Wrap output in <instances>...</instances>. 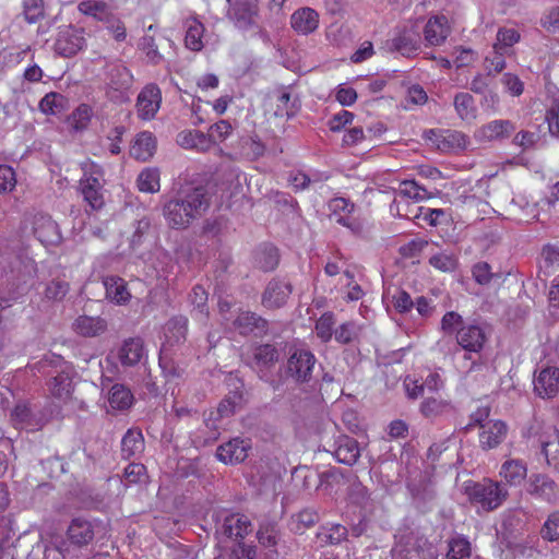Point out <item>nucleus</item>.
Segmentation results:
<instances>
[{"label": "nucleus", "instance_id": "obj_1", "mask_svg": "<svg viewBox=\"0 0 559 559\" xmlns=\"http://www.w3.org/2000/svg\"><path fill=\"white\" fill-rule=\"evenodd\" d=\"M211 197L206 187L186 183L180 186L163 206V214L171 228H187L210 207Z\"/></svg>", "mask_w": 559, "mask_h": 559}, {"label": "nucleus", "instance_id": "obj_2", "mask_svg": "<svg viewBox=\"0 0 559 559\" xmlns=\"http://www.w3.org/2000/svg\"><path fill=\"white\" fill-rule=\"evenodd\" d=\"M39 372L48 377L50 393L60 400H68L73 392L72 378L75 373L73 366L56 354L45 355L38 362Z\"/></svg>", "mask_w": 559, "mask_h": 559}, {"label": "nucleus", "instance_id": "obj_3", "mask_svg": "<svg viewBox=\"0 0 559 559\" xmlns=\"http://www.w3.org/2000/svg\"><path fill=\"white\" fill-rule=\"evenodd\" d=\"M465 493L473 503H478L486 512L493 511L508 497V490L499 483L484 479L465 486Z\"/></svg>", "mask_w": 559, "mask_h": 559}, {"label": "nucleus", "instance_id": "obj_4", "mask_svg": "<svg viewBox=\"0 0 559 559\" xmlns=\"http://www.w3.org/2000/svg\"><path fill=\"white\" fill-rule=\"evenodd\" d=\"M103 168L95 163H86L83 166V177L80 179V189L86 203L93 209L103 207Z\"/></svg>", "mask_w": 559, "mask_h": 559}, {"label": "nucleus", "instance_id": "obj_5", "mask_svg": "<svg viewBox=\"0 0 559 559\" xmlns=\"http://www.w3.org/2000/svg\"><path fill=\"white\" fill-rule=\"evenodd\" d=\"M228 9L226 16L240 31L255 27L259 15L257 0H226Z\"/></svg>", "mask_w": 559, "mask_h": 559}, {"label": "nucleus", "instance_id": "obj_6", "mask_svg": "<svg viewBox=\"0 0 559 559\" xmlns=\"http://www.w3.org/2000/svg\"><path fill=\"white\" fill-rule=\"evenodd\" d=\"M278 350L273 344L258 345L253 350L252 368L257 372L260 380L270 383L274 389L278 386V382L272 376V369L278 361Z\"/></svg>", "mask_w": 559, "mask_h": 559}, {"label": "nucleus", "instance_id": "obj_7", "mask_svg": "<svg viewBox=\"0 0 559 559\" xmlns=\"http://www.w3.org/2000/svg\"><path fill=\"white\" fill-rule=\"evenodd\" d=\"M330 218L335 223L348 228L355 236L364 233V224L360 219L353 216L355 204L345 198H334L329 204Z\"/></svg>", "mask_w": 559, "mask_h": 559}, {"label": "nucleus", "instance_id": "obj_8", "mask_svg": "<svg viewBox=\"0 0 559 559\" xmlns=\"http://www.w3.org/2000/svg\"><path fill=\"white\" fill-rule=\"evenodd\" d=\"M316 361V356L311 352L295 349L287 359L285 372L297 382H308Z\"/></svg>", "mask_w": 559, "mask_h": 559}, {"label": "nucleus", "instance_id": "obj_9", "mask_svg": "<svg viewBox=\"0 0 559 559\" xmlns=\"http://www.w3.org/2000/svg\"><path fill=\"white\" fill-rule=\"evenodd\" d=\"M292 293L293 285L289 281L274 277L267 283L262 293L261 304L269 310L280 309L287 304Z\"/></svg>", "mask_w": 559, "mask_h": 559}, {"label": "nucleus", "instance_id": "obj_10", "mask_svg": "<svg viewBox=\"0 0 559 559\" xmlns=\"http://www.w3.org/2000/svg\"><path fill=\"white\" fill-rule=\"evenodd\" d=\"M227 385L228 393L217 407V413L221 418L234 415L238 409H241L247 402L245 383L240 378L230 377L227 380Z\"/></svg>", "mask_w": 559, "mask_h": 559}, {"label": "nucleus", "instance_id": "obj_11", "mask_svg": "<svg viewBox=\"0 0 559 559\" xmlns=\"http://www.w3.org/2000/svg\"><path fill=\"white\" fill-rule=\"evenodd\" d=\"M242 336L263 337L269 332V321L252 311H240L233 322Z\"/></svg>", "mask_w": 559, "mask_h": 559}, {"label": "nucleus", "instance_id": "obj_12", "mask_svg": "<svg viewBox=\"0 0 559 559\" xmlns=\"http://www.w3.org/2000/svg\"><path fill=\"white\" fill-rule=\"evenodd\" d=\"M83 29L67 27L59 32L55 43V51L66 58L76 55L85 45Z\"/></svg>", "mask_w": 559, "mask_h": 559}, {"label": "nucleus", "instance_id": "obj_13", "mask_svg": "<svg viewBox=\"0 0 559 559\" xmlns=\"http://www.w3.org/2000/svg\"><path fill=\"white\" fill-rule=\"evenodd\" d=\"M250 449L251 444L249 440L234 438L216 449V457L224 464H239L248 457V451Z\"/></svg>", "mask_w": 559, "mask_h": 559}, {"label": "nucleus", "instance_id": "obj_14", "mask_svg": "<svg viewBox=\"0 0 559 559\" xmlns=\"http://www.w3.org/2000/svg\"><path fill=\"white\" fill-rule=\"evenodd\" d=\"M33 229L35 237L43 245L56 246L62 240L58 224L48 215H36Z\"/></svg>", "mask_w": 559, "mask_h": 559}, {"label": "nucleus", "instance_id": "obj_15", "mask_svg": "<svg viewBox=\"0 0 559 559\" xmlns=\"http://www.w3.org/2000/svg\"><path fill=\"white\" fill-rule=\"evenodd\" d=\"M534 391L543 399H551L559 392V368H543L534 378Z\"/></svg>", "mask_w": 559, "mask_h": 559}, {"label": "nucleus", "instance_id": "obj_16", "mask_svg": "<svg viewBox=\"0 0 559 559\" xmlns=\"http://www.w3.org/2000/svg\"><path fill=\"white\" fill-rule=\"evenodd\" d=\"M457 344L467 352H479L486 342L484 329L478 324H464L456 332Z\"/></svg>", "mask_w": 559, "mask_h": 559}, {"label": "nucleus", "instance_id": "obj_17", "mask_svg": "<svg viewBox=\"0 0 559 559\" xmlns=\"http://www.w3.org/2000/svg\"><path fill=\"white\" fill-rule=\"evenodd\" d=\"M162 102L160 90L156 84L146 85L138 96L136 107L141 118L151 119L157 112Z\"/></svg>", "mask_w": 559, "mask_h": 559}, {"label": "nucleus", "instance_id": "obj_18", "mask_svg": "<svg viewBox=\"0 0 559 559\" xmlns=\"http://www.w3.org/2000/svg\"><path fill=\"white\" fill-rule=\"evenodd\" d=\"M67 536L72 545L84 547L94 539L95 525L84 518H74L67 530Z\"/></svg>", "mask_w": 559, "mask_h": 559}, {"label": "nucleus", "instance_id": "obj_19", "mask_svg": "<svg viewBox=\"0 0 559 559\" xmlns=\"http://www.w3.org/2000/svg\"><path fill=\"white\" fill-rule=\"evenodd\" d=\"M528 492L549 503L558 500V487L552 478L546 474H533L530 477Z\"/></svg>", "mask_w": 559, "mask_h": 559}, {"label": "nucleus", "instance_id": "obj_20", "mask_svg": "<svg viewBox=\"0 0 559 559\" xmlns=\"http://www.w3.org/2000/svg\"><path fill=\"white\" fill-rule=\"evenodd\" d=\"M386 47L390 51H397L404 57H412L420 48V37L414 31L404 29L386 41Z\"/></svg>", "mask_w": 559, "mask_h": 559}, {"label": "nucleus", "instance_id": "obj_21", "mask_svg": "<svg viewBox=\"0 0 559 559\" xmlns=\"http://www.w3.org/2000/svg\"><path fill=\"white\" fill-rule=\"evenodd\" d=\"M508 433V426L501 420L486 423L479 433V443L481 449L491 450L501 444Z\"/></svg>", "mask_w": 559, "mask_h": 559}, {"label": "nucleus", "instance_id": "obj_22", "mask_svg": "<svg viewBox=\"0 0 559 559\" xmlns=\"http://www.w3.org/2000/svg\"><path fill=\"white\" fill-rule=\"evenodd\" d=\"M333 455L342 464L354 465L360 456L357 440L345 435L340 436L335 440Z\"/></svg>", "mask_w": 559, "mask_h": 559}, {"label": "nucleus", "instance_id": "obj_23", "mask_svg": "<svg viewBox=\"0 0 559 559\" xmlns=\"http://www.w3.org/2000/svg\"><path fill=\"white\" fill-rule=\"evenodd\" d=\"M290 25L299 34H311L319 26V14L309 7L300 8L292 14Z\"/></svg>", "mask_w": 559, "mask_h": 559}, {"label": "nucleus", "instance_id": "obj_24", "mask_svg": "<svg viewBox=\"0 0 559 559\" xmlns=\"http://www.w3.org/2000/svg\"><path fill=\"white\" fill-rule=\"evenodd\" d=\"M11 420L15 426L35 430L45 425V420L38 417L26 402H19L11 413Z\"/></svg>", "mask_w": 559, "mask_h": 559}, {"label": "nucleus", "instance_id": "obj_25", "mask_svg": "<svg viewBox=\"0 0 559 559\" xmlns=\"http://www.w3.org/2000/svg\"><path fill=\"white\" fill-rule=\"evenodd\" d=\"M144 357V345L140 337L126 340L118 352V359L124 367H132Z\"/></svg>", "mask_w": 559, "mask_h": 559}, {"label": "nucleus", "instance_id": "obj_26", "mask_svg": "<svg viewBox=\"0 0 559 559\" xmlns=\"http://www.w3.org/2000/svg\"><path fill=\"white\" fill-rule=\"evenodd\" d=\"M250 527L251 523L246 515L235 513L225 516L219 532L229 538H243L250 532Z\"/></svg>", "mask_w": 559, "mask_h": 559}, {"label": "nucleus", "instance_id": "obj_27", "mask_svg": "<svg viewBox=\"0 0 559 559\" xmlns=\"http://www.w3.org/2000/svg\"><path fill=\"white\" fill-rule=\"evenodd\" d=\"M515 130L510 120H492L477 130L476 135L480 140L495 141L509 138Z\"/></svg>", "mask_w": 559, "mask_h": 559}, {"label": "nucleus", "instance_id": "obj_28", "mask_svg": "<svg viewBox=\"0 0 559 559\" xmlns=\"http://www.w3.org/2000/svg\"><path fill=\"white\" fill-rule=\"evenodd\" d=\"M347 527L337 523L322 525L316 534V538L321 547L340 545L347 539Z\"/></svg>", "mask_w": 559, "mask_h": 559}, {"label": "nucleus", "instance_id": "obj_29", "mask_svg": "<svg viewBox=\"0 0 559 559\" xmlns=\"http://www.w3.org/2000/svg\"><path fill=\"white\" fill-rule=\"evenodd\" d=\"M159 367L167 382H177L185 374V367L175 360L167 346H163L159 353Z\"/></svg>", "mask_w": 559, "mask_h": 559}, {"label": "nucleus", "instance_id": "obj_30", "mask_svg": "<svg viewBox=\"0 0 559 559\" xmlns=\"http://www.w3.org/2000/svg\"><path fill=\"white\" fill-rule=\"evenodd\" d=\"M156 142L151 132L144 131L138 134L130 147V156L138 160L145 162L151 158L155 152Z\"/></svg>", "mask_w": 559, "mask_h": 559}, {"label": "nucleus", "instance_id": "obj_31", "mask_svg": "<svg viewBox=\"0 0 559 559\" xmlns=\"http://www.w3.org/2000/svg\"><path fill=\"white\" fill-rule=\"evenodd\" d=\"M74 331L85 337H94L104 333L107 323L99 317L80 316L73 323Z\"/></svg>", "mask_w": 559, "mask_h": 559}, {"label": "nucleus", "instance_id": "obj_32", "mask_svg": "<svg viewBox=\"0 0 559 559\" xmlns=\"http://www.w3.org/2000/svg\"><path fill=\"white\" fill-rule=\"evenodd\" d=\"M177 143L183 148H194L199 152H206L212 147L211 138L195 130L180 132L177 136Z\"/></svg>", "mask_w": 559, "mask_h": 559}, {"label": "nucleus", "instance_id": "obj_33", "mask_svg": "<svg viewBox=\"0 0 559 559\" xmlns=\"http://www.w3.org/2000/svg\"><path fill=\"white\" fill-rule=\"evenodd\" d=\"M445 23L444 16H433L428 20L424 28V36L429 45L439 46L445 40L449 34Z\"/></svg>", "mask_w": 559, "mask_h": 559}, {"label": "nucleus", "instance_id": "obj_34", "mask_svg": "<svg viewBox=\"0 0 559 559\" xmlns=\"http://www.w3.org/2000/svg\"><path fill=\"white\" fill-rule=\"evenodd\" d=\"M78 9L82 14L103 23L112 19L114 14L111 7L104 0H84L79 3Z\"/></svg>", "mask_w": 559, "mask_h": 559}, {"label": "nucleus", "instance_id": "obj_35", "mask_svg": "<svg viewBox=\"0 0 559 559\" xmlns=\"http://www.w3.org/2000/svg\"><path fill=\"white\" fill-rule=\"evenodd\" d=\"M526 463L519 459L507 460L500 469V475L510 485H520L526 477Z\"/></svg>", "mask_w": 559, "mask_h": 559}, {"label": "nucleus", "instance_id": "obj_36", "mask_svg": "<svg viewBox=\"0 0 559 559\" xmlns=\"http://www.w3.org/2000/svg\"><path fill=\"white\" fill-rule=\"evenodd\" d=\"M144 451V437L140 430L129 429L121 440V455L129 460Z\"/></svg>", "mask_w": 559, "mask_h": 559}, {"label": "nucleus", "instance_id": "obj_37", "mask_svg": "<svg viewBox=\"0 0 559 559\" xmlns=\"http://www.w3.org/2000/svg\"><path fill=\"white\" fill-rule=\"evenodd\" d=\"M106 79L108 84L117 91L127 90L132 83L130 71L124 66L117 63L107 66Z\"/></svg>", "mask_w": 559, "mask_h": 559}, {"label": "nucleus", "instance_id": "obj_38", "mask_svg": "<svg viewBox=\"0 0 559 559\" xmlns=\"http://www.w3.org/2000/svg\"><path fill=\"white\" fill-rule=\"evenodd\" d=\"M104 286L106 289V297L117 304L127 302L130 298V293L123 278L118 276H107L104 278Z\"/></svg>", "mask_w": 559, "mask_h": 559}, {"label": "nucleus", "instance_id": "obj_39", "mask_svg": "<svg viewBox=\"0 0 559 559\" xmlns=\"http://www.w3.org/2000/svg\"><path fill=\"white\" fill-rule=\"evenodd\" d=\"M453 105L456 114L463 120H474L477 116L474 97L469 93L461 92L454 96Z\"/></svg>", "mask_w": 559, "mask_h": 559}, {"label": "nucleus", "instance_id": "obj_40", "mask_svg": "<svg viewBox=\"0 0 559 559\" xmlns=\"http://www.w3.org/2000/svg\"><path fill=\"white\" fill-rule=\"evenodd\" d=\"M255 261L262 271H273L280 262L277 248L270 243L261 246L255 253Z\"/></svg>", "mask_w": 559, "mask_h": 559}, {"label": "nucleus", "instance_id": "obj_41", "mask_svg": "<svg viewBox=\"0 0 559 559\" xmlns=\"http://www.w3.org/2000/svg\"><path fill=\"white\" fill-rule=\"evenodd\" d=\"M108 402L112 408L128 409L133 403V395L126 385L116 383L109 391Z\"/></svg>", "mask_w": 559, "mask_h": 559}, {"label": "nucleus", "instance_id": "obj_42", "mask_svg": "<svg viewBox=\"0 0 559 559\" xmlns=\"http://www.w3.org/2000/svg\"><path fill=\"white\" fill-rule=\"evenodd\" d=\"M190 301L193 306L192 314L199 321H205L209 316L207 310V293L202 286L193 287L190 294Z\"/></svg>", "mask_w": 559, "mask_h": 559}, {"label": "nucleus", "instance_id": "obj_43", "mask_svg": "<svg viewBox=\"0 0 559 559\" xmlns=\"http://www.w3.org/2000/svg\"><path fill=\"white\" fill-rule=\"evenodd\" d=\"M261 546L267 549H275L280 540V531L275 522H265L260 525L257 533Z\"/></svg>", "mask_w": 559, "mask_h": 559}, {"label": "nucleus", "instance_id": "obj_44", "mask_svg": "<svg viewBox=\"0 0 559 559\" xmlns=\"http://www.w3.org/2000/svg\"><path fill=\"white\" fill-rule=\"evenodd\" d=\"M451 405L444 400L426 397L420 405V412L426 418H436L451 411Z\"/></svg>", "mask_w": 559, "mask_h": 559}, {"label": "nucleus", "instance_id": "obj_45", "mask_svg": "<svg viewBox=\"0 0 559 559\" xmlns=\"http://www.w3.org/2000/svg\"><path fill=\"white\" fill-rule=\"evenodd\" d=\"M203 32L204 26L202 23L198 22L197 20L190 21L185 37L186 47L192 51L201 50L203 47Z\"/></svg>", "mask_w": 559, "mask_h": 559}, {"label": "nucleus", "instance_id": "obj_46", "mask_svg": "<svg viewBox=\"0 0 559 559\" xmlns=\"http://www.w3.org/2000/svg\"><path fill=\"white\" fill-rule=\"evenodd\" d=\"M66 98L62 94L50 92L39 102V109L45 115H56L64 108Z\"/></svg>", "mask_w": 559, "mask_h": 559}, {"label": "nucleus", "instance_id": "obj_47", "mask_svg": "<svg viewBox=\"0 0 559 559\" xmlns=\"http://www.w3.org/2000/svg\"><path fill=\"white\" fill-rule=\"evenodd\" d=\"M138 188L142 192L154 193L159 190V173L157 169H145L140 173Z\"/></svg>", "mask_w": 559, "mask_h": 559}, {"label": "nucleus", "instance_id": "obj_48", "mask_svg": "<svg viewBox=\"0 0 559 559\" xmlns=\"http://www.w3.org/2000/svg\"><path fill=\"white\" fill-rule=\"evenodd\" d=\"M187 330L188 319L182 316L175 317L167 323L166 337L168 338V342L174 340L176 343H179L186 340Z\"/></svg>", "mask_w": 559, "mask_h": 559}, {"label": "nucleus", "instance_id": "obj_49", "mask_svg": "<svg viewBox=\"0 0 559 559\" xmlns=\"http://www.w3.org/2000/svg\"><path fill=\"white\" fill-rule=\"evenodd\" d=\"M521 38L520 33L514 28H499L497 33L496 43L493 44L495 49H502L508 52L511 51V48L514 44H516Z\"/></svg>", "mask_w": 559, "mask_h": 559}, {"label": "nucleus", "instance_id": "obj_50", "mask_svg": "<svg viewBox=\"0 0 559 559\" xmlns=\"http://www.w3.org/2000/svg\"><path fill=\"white\" fill-rule=\"evenodd\" d=\"M509 52L506 50L495 49L492 47V51L485 58V70L489 75L496 76L498 73L502 72L506 68L504 57Z\"/></svg>", "mask_w": 559, "mask_h": 559}, {"label": "nucleus", "instance_id": "obj_51", "mask_svg": "<svg viewBox=\"0 0 559 559\" xmlns=\"http://www.w3.org/2000/svg\"><path fill=\"white\" fill-rule=\"evenodd\" d=\"M139 48L145 52L147 61L154 66L159 64L164 59L163 55L158 51L155 38L148 34L141 38Z\"/></svg>", "mask_w": 559, "mask_h": 559}, {"label": "nucleus", "instance_id": "obj_52", "mask_svg": "<svg viewBox=\"0 0 559 559\" xmlns=\"http://www.w3.org/2000/svg\"><path fill=\"white\" fill-rule=\"evenodd\" d=\"M542 452L548 465L557 466L559 464V438L556 433L547 440H542Z\"/></svg>", "mask_w": 559, "mask_h": 559}, {"label": "nucleus", "instance_id": "obj_53", "mask_svg": "<svg viewBox=\"0 0 559 559\" xmlns=\"http://www.w3.org/2000/svg\"><path fill=\"white\" fill-rule=\"evenodd\" d=\"M265 152L264 144L255 138H247L241 141V155L249 160L259 159Z\"/></svg>", "mask_w": 559, "mask_h": 559}, {"label": "nucleus", "instance_id": "obj_54", "mask_svg": "<svg viewBox=\"0 0 559 559\" xmlns=\"http://www.w3.org/2000/svg\"><path fill=\"white\" fill-rule=\"evenodd\" d=\"M335 324L332 312L323 313L316 322L317 336L324 343L329 342L333 335V325Z\"/></svg>", "mask_w": 559, "mask_h": 559}, {"label": "nucleus", "instance_id": "obj_55", "mask_svg": "<svg viewBox=\"0 0 559 559\" xmlns=\"http://www.w3.org/2000/svg\"><path fill=\"white\" fill-rule=\"evenodd\" d=\"M399 194L405 198H411L416 201L425 200L430 198L427 190L419 186L415 180H405L401 182Z\"/></svg>", "mask_w": 559, "mask_h": 559}, {"label": "nucleus", "instance_id": "obj_56", "mask_svg": "<svg viewBox=\"0 0 559 559\" xmlns=\"http://www.w3.org/2000/svg\"><path fill=\"white\" fill-rule=\"evenodd\" d=\"M540 535L549 542L559 539V510L549 514L540 530Z\"/></svg>", "mask_w": 559, "mask_h": 559}, {"label": "nucleus", "instance_id": "obj_57", "mask_svg": "<svg viewBox=\"0 0 559 559\" xmlns=\"http://www.w3.org/2000/svg\"><path fill=\"white\" fill-rule=\"evenodd\" d=\"M320 520L319 513L312 508H306L295 515L296 531H302L317 524Z\"/></svg>", "mask_w": 559, "mask_h": 559}, {"label": "nucleus", "instance_id": "obj_58", "mask_svg": "<svg viewBox=\"0 0 559 559\" xmlns=\"http://www.w3.org/2000/svg\"><path fill=\"white\" fill-rule=\"evenodd\" d=\"M471 555L469 543L464 538H455L449 543L448 559H464Z\"/></svg>", "mask_w": 559, "mask_h": 559}, {"label": "nucleus", "instance_id": "obj_59", "mask_svg": "<svg viewBox=\"0 0 559 559\" xmlns=\"http://www.w3.org/2000/svg\"><path fill=\"white\" fill-rule=\"evenodd\" d=\"M69 292V284L62 280H52L45 289V296L49 300H62Z\"/></svg>", "mask_w": 559, "mask_h": 559}, {"label": "nucleus", "instance_id": "obj_60", "mask_svg": "<svg viewBox=\"0 0 559 559\" xmlns=\"http://www.w3.org/2000/svg\"><path fill=\"white\" fill-rule=\"evenodd\" d=\"M24 16L28 23H36L44 16L43 0H25Z\"/></svg>", "mask_w": 559, "mask_h": 559}, {"label": "nucleus", "instance_id": "obj_61", "mask_svg": "<svg viewBox=\"0 0 559 559\" xmlns=\"http://www.w3.org/2000/svg\"><path fill=\"white\" fill-rule=\"evenodd\" d=\"M429 263L442 271V272H452L456 269L457 261L454 255L445 254V253H438L432 255L429 259Z\"/></svg>", "mask_w": 559, "mask_h": 559}, {"label": "nucleus", "instance_id": "obj_62", "mask_svg": "<svg viewBox=\"0 0 559 559\" xmlns=\"http://www.w3.org/2000/svg\"><path fill=\"white\" fill-rule=\"evenodd\" d=\"M16 185L14 169L9 165H0V193L11 192Z\"/></svg>", "mask_w": 559, "mask_h": 559}, {"label": "nucleus", "instance_id": "obj_63", "mask_svg": "<svg viewBox=\"0 0 559 559\" xmlns=\"http://www.w3.org/2000/svg\"><path fill=\"white\" fill-rule=\"evenodd\" d=\"M540 25L551 34L559 33V7H551L540 19Z\"/></svg>", "mask_w": 559, "mask_h": 559}, {"label": "nucleus", "instance_id": "obj_64", "mask_svg": "<svg viewBox=\"0 0 559 559\" xmlns=\"http://www.w3.org/2000/svg\"><path fill=\"white\" fill-rule=\"evenodd\" d=\"M292 95L287 92L282 93L278 98L277 110L275 111L276 116H286L288 119L294 117L297 110L296 100L290 104Z\"/></svg>", "mask_w": 559, "mask_h": 559}]
</instances>
